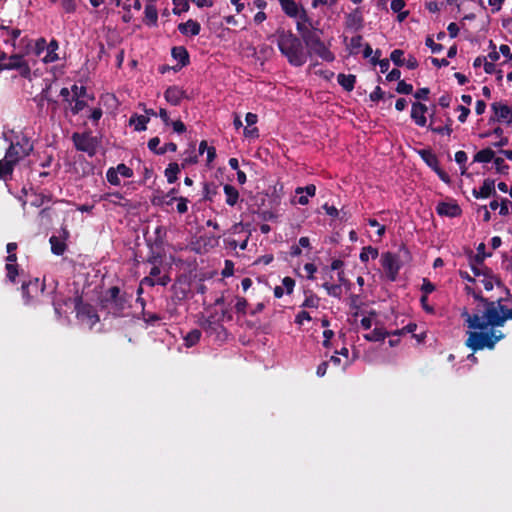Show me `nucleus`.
Here are the masks:
<instances>
[{
  "instance_id": "nucleus-1",
  "label": "nucleus",
  "mask_w": 512,
  "mask_h": 512,
  "mask_svg": "<svg viewBox=\"0 0 512 512\" xmlns=\"http://www.w3.org/2000/svg\"><path fill=\"white\" fill-rule=\"evenodd\" d=\"M465 290L475 300L472 312L466 307L460 312L468 328L465 344L473 351L493 349L505 337L497 328L512 320V307L506 305L503 299L489 301L470 286H466Z\"/></svg>"
},
{
  "instance_id": "nucleus-2",
  "label": "nucleus",
  "mask_w": 512,
  "mask_h": 512,
  "mask_svg": "<svg viewBox=\"0 0 512 512\" xmlns=\"http://www.w3.org/2000/svg\"><path fill=\"white\" fill-rule=\"evenodd\" d=\"M32 151L33 144L27 136L21 134L10 140L5 156L0 160V179L5 180L8 176H11L14 166Z\"/></svg>"
},
{
  "instance_id": "nucleus-3",
  "label": "nucleus",
  "mask_w": 512,
  "mask_h": 512,
  "mask_svg": "<svg viewBox=\"0 0 512 512\" xmlns=\"http://www.w3.org/2000/svg\"><path fill=\"white\" fill-rule=\"evenodd\" d=\"M277 46L291 65L300 67L306 63L307 53L303 44L301 40L291 32H278Z\"/></svg>"
},
{
  "instance_id": "nucleus-4",
  "label": "nucleus",
  "mask_w": 512,
  "mask_h": 512,
  "mask_svg": "<svg viewBox=\"0 0 512 512\" xmlns=\"http://www.w3.org/2000/svg\"><path fill=\"white\" fill-rule=\"evenodd\" d=\"M410 260V252L406 247H401L397 253L384 252L381 254L380 263L386 277L390 281L397 279L399 270L405 262Z\"/></svg>"
},
{
  "instance_id": "nucleus-5",
  "label": "nucleus",
  "mask_w": 512,
  "mask_h": 512,
  "mask_svg": "<svg viewBox=\"0 0 512 512\" xmlns=\"http://www.w3.org/2000/svg\"><path fill=\"white\" fill-rule=\"evenodd\" d=\"M108 295L109 297L105 300L108 312L114 316L126 315V310L130 307L127 296L121 294L120 289L116 286L109 289Z\"/></svg>"
},
{
  "instance_id": "nucleus-6",
  "label": "nucleus",
  "mask_w": 512,
  "mask_h": 512,
  "mask_svg": "<svg viewBox=\"0 0 512 512\" xmlns=\"http://www.w3.org/2000/svg\"><path fill=\"white\" fill-rule=\"evenodd\" d=\"M304 42L309 50L318 55L322 60L332 62L335 59L334 54L329 50L320 38V32L314 30L304 34Z\"/></svg>"
},
{
  "instance_id": "nucleus-7",
  "label": "nucleus",
  "mask_w": 512,
  "mask_h": 512,
  "mask_svg": "<svg viewBox=\"0 0 512 512\" xmlns=\"http://www.w3.org/2000/svg\"><path fill=\"white\" fill-rule=\"evenodd\" d=\"M76 316L82 325L88 329H92L99 322V316L94 307L89 304H83L80 301L76 304Z\"/></svg>"
},
{
  "instance_id": "nucleus-8",
  "label": "nucleus",
  "mask_w": 512,
  "mask_h": 512,
  "mask_svg": "<svg viewBox=\"0 0 512 512\" xmlns=\"http://www.w3.org/2000/svg\"><path fill=\"white\" fill-rule=\"evenodd\" d=\"M72 140L77 150L86 152L89 156H93L97 149V139L88 133H74Z\"/></svg>"
},
{
  "instance_id": "nucleus-9",
  "label": "nucleus",
  "mask_w": 512,
  "mask_h": 512,
  "mask_svg": "<svg viewBox=\"0 0 512 512\" xmlns=\"http://www.w3.org/2000/svg\"><path fill=\"white\" fill-rule=\"evenodd\" d=\"M201 327L206 334L209 336H215L217 340H224L227 336L224 326L212 318L204 319L201 322Z\"/></svg>"
},
{
  "instance_id": "nucleus-10",
  "label": "nucleus",
  "mask_w": 512,
  "mask_h": 512,
  "mask_svg": "<svg viewBox=\"0 0 512 512\" xmlns=\"http://www.w3.org/2000/svg\"><path fill=\"white\" fill-rule=\"evenodd\" d=\"M43 291L44 285L37 278L22 285V295L27 304Z\"/></svg>"
},
{
  "instance_id": "nucleus-11",
  "label": "nucleus",
  "mask_w": 512,
  "mask_h": 512,
  "mask_svg": "<svg viewBox=\"0 0 512 512\" xmlns=\"http://www.w3.org/2000/svg\"><path fill=\"white\" fill-rule=\"evenodd\" d=\"M494 117L498 122L512 123V108L502 102H494L491 105Z\"/></svg>"
},
{
  "instance_id": "nucleus-12",
  "label": "nucleus",
  "mask_w": 512,
  "mask_h": 512,
  "mask_svg": "<svg viewBox=\"0 0 512 512\" xmlns=\"http://www.w3.org/2000/svg\"><path fill=\"white\" fill-rule=\"evenodd\" d=\"M7 69H17L23 76L30 73V68L21 55H12L9 57L8 62L5 64Z\"/></svg>"
},
{
  "instance_id": "nucleus-13",
  "label": "nucleus",
  "mask_w": 512,
  "mask_h": 512,
  "mask_svg": "<svg viewBox=\"0 0 512 512\" xmlns=\"http://www.w3.org/2000/svg\"><path fill=\"white\" fill-rule=\"evenodd\" d=\"M436 211L439 215L448 217H457L461 214V208L455 202H440Z\"/></svg>"
},
{
  "instance_id": "nucleus-14",
  "label": "nucleus",
  "mask_w": 512,
  "mask_h": 512,
  "mask_svg": "<svg viewBox=\"0 0 512 512\" xmlns=\"http://www.w3.org/2000/svg\"><path fill=\"white\" fill-rule=\"evenodd\" d=\"M472 194L475 198H488L496 195L495 182L492 179H485L479 190L473 189Z\"/></svg>"
},
{
  "instance_id": "nucleus-15",
  "label": "nucleus",
  "mask_w": 512,
  "mask_h": 512,
  "mask_svg": "<svg viewBox=\"0 0 512 512\" xmlns=\"http://www.w3.org/2000/svg\"><path fill=\"white\" fill-rule=\"evenodd\" d=\"M427 112L426 105L422 103H413L411 109V118L413 121L420 127H424L426 125V117L425 113Z\"/></svg>"
},
{
  "instance_id": "nucleus-16",
  "label": "nucleus",
  "mask_w": 512,
  "mask_h": 512,
  "mask_svg": "<svg viewBox=\"0 0 512 512\" xmlns=\"http://www.w3.org/2000/svg\"><path fill=\"white\" fill-rule=\"evenodd\" d=\"M185 96V92L178 86H170L166 89L164 97L168 103L177 106Z\"/></svg>"
},
{
  "instance_id": "nucleus-17",
  "label": "nucleus",
  "mask_w": 512,
  "mask_h": 512,
  "mask_svg": "<svg viewBox=\"0 0 512 512\" xmlns=\"http://www.w3.org/2000/svg\"><path fill=\"white\" fill-rule=\"evenodd\" d=\"M178 30L183 35L196 36L200 33L201 26L197 21L189 19L184 23H180Z\"/></svg>"
},
{
  "instance_id": "nucleus-18",
  "label": "nucleus",
  "mask_w": 512,
  "mask_h": 512,
  "mask_svg": "<svg viewBox=\"0 0 512 512\" xmlns=\"http://www.w3.org/2000/svg\"><path fill=\"white\" fill-rule=\"evenodd\" d=\"M363 25V17L360 11L355 10L346 16V26L348 28L359 30Z\"/></svg>"
},
{
  "instance_id": "nucleus-19",
  "label": "nucleus",
  "mask_w": 512,
  "mask_h": 512,
  "mask_svg": "<svg viewBox=\"0 0 512 512\" xmlns=\"http://www.w3.org/2000/svg\"><path fill=\"white\" fill-rule=\"evenodd\" d=\"M145 23L150 27H156L158 23V12L155 4H147L145 6Z\"/></svg>"
},
{
  "instance_id": "nucleus-20",
  "label": "nucleus",
  "mask_w": 512,
  "mask_h": 512,
  "mask_svg": "<svg viewBox=\"0 0 512 512\" xmlns=\"http://www.w3.org/2000/svg\"><path fill=\"white\" fill-rule=\"evenodd\" d=\"M418 154L433 171L439 166L438 158L431 150L421 149Z\"/></svg>"
},
{
  "instance_id": "nucleus-21",
  "label": "nucleus",
  "mask_w": 512,
  "mask_h": 512,
  "mask_svg": "<svg viewBox=\"0 0 512 512\" xmlns=\"http://www.w3.org/2000/svg\"><path fill=\"white\" fill-rule=\"evenodd\" d=\"M279 3L289 17H297L300 14L299 7L294 0H279Z\"/></svg>"
},
{
  "instance_id": "nucleus-22",
  "label": "nucleus",
  "mask_w": 512,
  "mask_h": 512,
  "mask_svg": "<svg viewBox=\"0 0 512 512\" xmlns=\"http://www.w3.org/2000/svg\"><path fill=\"white\" fill-rule=\"evenodd\" d=\"M337 81L342 88L348 92L354 89L356 76L352 74H338Z\"/></svg>"
},
{
  "instance_id": "nucleus-23",
  "label": "nucleus",
  "mask_w": 512,
  "mask_h": 512,
  "mask_svg": "<svg viewBox=\"0 0 512 512\" xmlns=\"http://www.w3.org/2000/svg\"><path fill=\"white\" fill-rule=\"evenodd\" d=\"M477 281L480 282L487 291L492 290L495 283H500L498 278L493 275L491 270H487L485 273H483V276L477 279Z\"/></svg>"
},
{
  "instance_id": "nucleus-24",
  "label": "nucleus",
  "mask_w": 512,
  "mask_h": 512,
  "mask_svg": "<svg viewBox=\"0 0 512 512\" xmlns=\"http://www.w3.org/2000/svg\"><path fill=\"white\" fill-rule=\"evenodd\" d=\"M49 242L53 254L60 256L65 252L67 246L60 237L51 236Z\"/></svg>"
},
{
  "instance_id": "nucleus-25",
  "label": "nucleus",
  "mask_w": 512,
  "mask_h": 512,
  "mask_svg": "<svg viewBox=\"0 0 512 512\" xmlns=\"http://www.w3.org/2000/svg\"><path fill=\"white\" fill-rule=\"evenodd\" d=\"M224 193H225V196H226V203L229 206H234L237 203L238 199H239V192H238V190L234 186L226 184L224 186Z\"/></svg>"
},
{
  "instance_id": "nucleus-26",
  "label": "nucleus",
  "mask_w": 512,
  "mask_h": 512,
  "mask_svg": "<svg viewBox=\"0 0 512 512\" xmlns=\"http://www.w3.org/2000/svg\"><path fill=\"white\" fill-rule=\"evenodd\" d=\"M494 156L495 152L490 148H486L475 154L474 161L479 163H489L494 159Z\"/></svg>"
},
{
  "instance_id": "nucleus-27",
  "label": "nucleus",
  "mask_w": 512,
  "mask_h": 512,
  "mask_svg": "<svg viewBox=\"0 0 512 512\" xmlns=\"http://www.w3.org/2000/svg\"><path fill=\"white\" fill-rule=\"evenodd\" d=\"M180 165L178 163H170L165 169V176L167 178L168 183H174L178 179V174L180 172Z\"/></svg>"
},
{
  "instance_id": "nucleus-28",
  "label": "nucleus",
  "mask_w": 512,
  "mask_h": 512,
  "mask_svg": "<svg viewBox=\"0 0 512 512\" xmlns=\"http://www.w3.org/2000/svg\"><path fill=\"white\" fill-rule=\"evenodd\" d=\"M148 121L149 118L144 115H133L129 120V124L134 125L136 131H144Z\"/></svg>"
},
{
  "instance_id": "nucleus-29",
  "label": "nucleus",
  "mask_w": 512,
  "mask_h": 512,
  "mask_svg": "<svg viewBox=\"0 0 512 512\" xmlns=\"http://www.w3.org/2000/svg\"><path fill=\"white\" fill-rule=\"evenodd\" d=\"M388 335L389 333L385 331L383 328H375L370 333L365 334L364 338L367 341L378 342L383 341Z\"/></svg>"
},
{
  "instance_id": "nucleus-30",
  "label": "nucleus",
  "mask_w": 512,
  "mask_h": 512,
  "mask_svg": "<svg viewBox=\"0 0 512 512\" xmlns=\"http://www.w3.org/2000/svg\"><path fill=\"white\" fill-rule=\"evenodd\" d=\"M172 56L178 60L182 66H185L187 65V63L189 62V55H188V52L187 50L182 47V46H179V47H174L172 49Z\"/></svg>"
},
{
  "instance_id": "nucleus-31",
  "label": "nucleus",
  "mask_w": 512,
  "mask_h": 512,
  "mask_svg": "<svg viewBox=\"0 0 512 512\" xmlns=\"http://www.w3.org/2000/svg\"><path fill=\"white\" fill-rule=\"evenodd\" d=\"M297 17L299 18L297 22V30L301 34L302 39L304 40V34L307 32H313L314 30H311L305 26V23L309 21L305 11H302Z\"/></svg>"
},
{
  "instance_id": "nucleus-32",
  "label": "nucleus",
  "mask_w": 512,
  "mask_h": 512,
  "mask_svg": "<svg viewBox=\"0 0 512 512\" xmlns=\"http://www.w3.org/2000/svg\"><path fill=\"white\" fill-rule=\"evenodd\" d=\"M200 338L201 331L198 329H193L184 337V343L187 347H192L199 342Z\"/></svg>"
},
{
  "instance_id": "nucleus-33",
  "label": "nucleus",
  "mask_w": 512,
  "mask_h": 512,
  "mask_svg": "<svg viewBox=\"0 0 512 512\" xmlns=\"http://www.w3.org/2000/svg\"><path fill=\"white\" fill-rule=\"evenodd\" d=\"M378 257V250L371 246L364 247L359 255L361 262L366 263L369 259H375Z\"/></svg>"
},
{
  "instance_id": "nucleus-34",
  "label": "nucleus",
  "mask_w": 512,
  "mask_h": 512,
  "mask_svg": "<svg viewBox=\"0 0 512 512\" xmlns=\"http://www.w3.org/2000/svg\"><path fill=\"white\" fill-rule=\"evenodd\" d=\"M169 281H170V279L168 276L160 277L157 280H154L152 277L147 276L141 280L140 284H141V286L146 285V286H150V287H152L156 284L161 285V286H166Z\"/></svg>"
},
{
  "instance_id": "nucleus-35",
  "label": "nucleus",
  "mask_w": 512,
  "mask_h": 512,
  "mask_svg": "<svg viewBox=\"0 0 512 512\" xmlns=\"http://www.w3.org/2000/svg\"><path fill=\"white\" fill-rule=\"evenodd\" d=\"M322 287L327 291V294L329 296L335 297V298H341L342 296V288L341 284H330L328 282H325Z\"/></svg>"
},
{
  "instance_id": "nucleus-36",
  "label": "nucleus",
  "mask_w": 512,
  "mask_h": 512,
  "mask_svg": "<svg viewBox=\"0 0 512 512\" xmlns=\"http://www.w3.org/2000/svg\"><path fill=\"white\" fill-rule=\"evenodd\" d=\"M198 162V155L193 147L191 150L184 153V157L181 163V167L185 168L188 165L196 164Z\"/></svg>"
},
{
  "instance_id": "nucleus-37",
  "label": "nucleus",
  "mask_w": 512,
  "mask_h": 512,
  "mask_svg": "<svg viewBox=\"0 0 512 512\" xmlns=\"http://www.w3.org/2000/svg\"><path fill=\"white\" fill-rule=\"evenodd\" d=\"M58 48V44L55 40L51 41L48 46L47 55L44 57L45 62H54L58 59V55L56 54V50Z\"/></svg>"
},
{
  "instance_id": "nucleus-38",
  "label": "nucleus",
  "mask_w": 512,
  "mask_h": 512,
  "mask_svg": "<svg viewBox=\"0 0 512 512\" xmlns=\"http://www.w3.org/2000/svg\"><path fill=\"white\" fill-rule=\"evenodd\" d=\"M375 54H376V56L371 59V62L374 65L378 63L379 67H380V72L381 73H386L389 70V67H390L389 59L378 60V57L381 54V52L379 50H377Z\"/></svg>"
},
{
  "instance_id": "nucleus-39",
  "label": "nucleus",
  "mask_w": 512,
  "mask_h": 512,
  "mask_svg": "<svg viewBox=\"0 0 512 512\" xmlns=\"http://www.w3.org/2000/svg\"><path fill=\"white\" fill-rule=\"evenodd\" d=\"M173 13L180 15L182 12H186L189 9L187 0H173Z\"/></svg>"
},
{
  "instance_id": "nucleus-40",
  "label": "nucleus",
  "mask_w": 512,
  "mask_h": 512,
  "mask_svg": "<svg viewBox=\"0 0 512 512\" xmlns=\"http://www.w3.org/2000/svg\"><path fill=\"white\" fill-rule=\"evenodd\" d=\"M106 178H107V181L111 184V185H115V186H118L120 185V178H119V174L118 172H116L115 168L114 167H110L107 172H106Z\"/></svg>"
},
{
  "instance_id": "nucleus-41",
  "label": "nucleus",
  "mask_w": 512,
  "mask_h": 512,
  "mask_svg": "<svg viewBox=\"0 0 512 512\" xmlns=\"http://www.w3.org/2000/svg\"><path fill=\"white\" fill-rule=\"evenodd\" d=\"M404 52L400 49H395L391 52L390 59L393 61V63L396 66H403L404 65V58H403Z\"/></svg>"
},
{
  "instance_id": "nucleus-42",
  "label": "nucleus",
  "mask_w": 512,
  "mask_h": 512,
  "mask_svg": "<svg viewBox=\"0 0 512 512\" xmlns=\"http://www.w3.org/2000/svg\"><path fill=\"white\" fill-rule=\"evenodd\" d=\"M114 168L116 172H118V174L121 175L122 177L131 178L134 175L133 170L123 163L118 164Z\"/></svg>"
},
{
  "instance_id": "nucleus-43",
  "label": "nucleus",
  "mask_w": 512,
  "mask_h": 512,
  "mask_svg": "<svg viewBox=\"0 0 512 512\" xmlns=\"http://www.w3.org/2000/svg\"><path fill=\"white\" fill-rule=\"evenodd\" d=\"M171 200L172 201L175 200V201L178 202L177 203V211H178V213L184 214V213H186L188 211V205H187L188 199L187 198H185V197H174L173 196Z\"/></svg>"
},
{
  "instance_id": "nucleus-44",
  "label": "nucleus",
  "mask_w": 512,
  "mask_h": 512,
  "mask_svg": "<svg viewBox=\"0 0 512 512\" xmlns=\"http://www.w3.org/2000/svg\"><path fill=\"white\" fill-rule=\"evenodd\" d=\"M61 5L63 10L66 13H74L77 9V1L76 0H62Z\"/></svg>"
},
{
  "instance_id": "nucleus-45",
  "label": "nucleus",
  "mask_w": 512,
  "mask_h": 512,
  "mask_svg": "<svg viewBox=\"0 0 512 512\" xmlns=\"http://www.w3.org/2000/svg\"><path fill=\"white\" fill-rule=\"evenodd\" d=\"M71 92L73 93V99H80L87 95L86 87L78 86L76 84L72 86Z\"/></svg>"
},
{
  "instance_id": "nucleus-46",
  "label": "nucleus",
  "mask_w": 512,
  "mask_h": 512,
  "mask_svg": "<svg viewBox=\"0 0 512 512\" xmlns=\"http://www.w3.org/2000/svg\"><path fill=\"white\" fill-rule=\"evenodd\" d=\"M493 163L498 173H506V171L509 168L508 165L505 163L504 159L500 157H494Z\"/></svg>"
},
{
  "instance_id": "nucleus-47",
  "label": "nucleus",
  "mask_w": 512,
  "mask_h": 512,
  "mask_svg": "<svg viewBox=\"0 0 512 512\" xmlns=\"http://www.w3.org/2000/svg\"><path fill=\"white\" fill-rule=\"evenodd\" d=\"M296 194H303L305 193L308 197H312L315 195L316 187L315 185H307L305 187H298L295 190Z\"/></svg>"
},
{
  "instance_id": "nucleus-48",
  "label": "nucleus",
  "mask_w": 512,
  "mask_h": 512,
  "mask_svg": "<svg viewBox=\"0 0 512 512\" xmlns=\"http://www.w3.org/2000/svg\"><path fill=\"white\" fill-rule=\"evenodd\" d=\"M413 90V86L411 84L406 83L401 80L397 84L396 91L400 94H410Z\"/></svg>"
},
{
  "instance_id": "nucleus-49",
  "label": "nucleus",
  "mask_w": 512,
  "mask_h": 512,
  "mask_svg": "<svg viewBox=\"0 0 512 512\" xmlns=\"http://www.w3.org/2000/svg\"><path fill=\"white\" fill-rule=\"evenodd\" d=\"M235 300H236V302H235L234 308H235L236 312L245 314L246 307H247L246 299L243 297H236Z\"/></svg>"
},
{
  "instance_id": "nucleus-50",
  "label": "nucleus",
  "mask_w": 512,
  "mask_h": 512,
  "mask_svg": "<svg viewBox=\"0 0 512 512\" xmlns=\"http://www.w3.org/2000/svg\"><path fill=\"white\" fill-rule=\"evenodd\" d=\"M467 158V154L464 151H457L455 153V161L461 166L462 173H464L466 170L465 163L467 161Z\"/></svg>"
},
{
  "instance_id": "nucleus-51",
  "label": "nucleus",
  "mask_w": 512,
  "mask_h": 512,
  "mask_svg": "<svg viewBox=\"0 0 512 512\" xmlns=\"http://www.w3.org/2000/svg\"><path fill=\"white\" fill-rule=\"evenodd\" d=\"M295 286V281L291 277H284L282 280L283 290L286 291L287 294H291L293 292Z\"/></svg>"
},
{
  "instance_id": "nucleus-52",
  "label": "nucleus",
  "mask_w": 512,
  "mask_h": 512,
  "mask_svg": "<svg viewBox=\"0 0 512 512\" xmlns=\"http://www.w3.org/2000/svg\"><path fill=\"white\" fill-rule=\"evenodd\" d=\"M319 306V298L315 295H310L306 297L305 301L302 304V307L307 308H317Z\"/></svg>"
},
{
  "instance_id": "nucleus-53",
  "label": "nucleus",
  "mask_w": 512,
  "mask_h": 512,
  "mask_svg": "<svg viewBox=\"0 0 512 512\" xmlns=\"http://www.w3.org/2000/svg\"><path fill=\"white\" fill-rule=\"evenodd\" d=\"M104 200H107L113 204H120V201L123 199V196L119 192L107 193L103 197Z\"/></svg>"
},
{
  "instance_id": "nucleus-54",
  "label": "nucleus",
  "mask_w": 512,
  "mask_h": 512,
  "mask_svg": "<svg viewBox=\"0 0 512 512\" xmlns=\"http://www.w3.org/2000/svg\"><path fill=\"white\" fill-rule=\"evenodd\" d=\"M435 290V285L430 282L428 279L424 278L421 286V291L423 295L428 296V294L432 293Z\"/></svg>"
},
{
  "instance_id": "nucleus-55",
  "label": "nucleus",
  "mask_w": 512,
  "mask_h": 512,
  "mask_svg": "<svg viewBox=\"0 0 512 512\" xmlns=\"http://www.w3.org/2000/svg\"><path fill=\"white\" fill-rule=\"evenodd\" d=\"M6 270H7V278L12 282L15 281V278L18 274L17 266L12 263H7Z\"/></svg>"
},
{
  "instance_id": "nucleus-56",
  "label": "nucleus",
  "mask_w": 512,
  "mask_h": 512,
  "mask_svg": "<svg viewBox=\"0 0 512 512\" xmlns=\"http://www.w3.org/2000/svg\"><path fill=\"white\" fill-rule=\"evenodd\" d=\"M405 6L406 3L404 0H392L390 4V8L394 13H401Z\"/></svg>"
},
{
  "instance_id": "nucleus-57",
  "label": "nucleus",
  "mask_w": 512,
  "mask_h": 512,
  "mask_svg": "<svg viewBox=\"0 0 512 512\" xmlns=\"http://www.w3.org/2000/svg\"><path fill=\"white\" fill-rule=\"evenodd\" d=\"M425 44L431 49L432 53H439L443 49V46L441 44L435 43L431 37L426 39Z\"/></svg>"
},
{
  "instance_id": "nucleus-58",
  "label": "nucleus",
  "mask_w": 512,
  "mask_h": 512,
  "mask_svg": "<svg viewBox=\"0 0 512 512\" xmlns=\"http://www.w3.org/2000/svg\"><path fill=\"white\" fill-rule=\"evenodd\" d=\"M74 105L71 107V112L76 115L86 107V102L81 99H73Z\"/></svg>"
},
{
  "instance_id": "nucleus-59",
  "label": "nucleus",
  "mask_w": 512,
  "mask_h": 512,
  "mask_svg": "<svg viewBox=\"0 0 512 512\" xmlns=\"http://www.w3.org/2000/svg\"><path fill=\"white\" fill-rule=\"evenodd\" d=\"M368 224L371 227L377 228V235L382 237L385 234L386 227L384 225H380L376 219H369Z\"/></svg>"
},
{
  "instance_id": "nucleus-60",
  "label": "nucleus",
  "mask_w": 512,
  "mask_h": 512,
  "mask_svg": "<svg viewBox=\"0 0 512 512\" xmlns=\"http://www.w3.org/2000/svg\"><path fill=\"white\" fill-rule=\"evenodd\" d=\"M487 255L485 254V244L484 243H481L479 244V246L477 247V255L475 257V261L478 263V264H481L483 262V260L485 259Z\"/></svg>"
},
{
  "instance_id": "nucleus-61",
  "label": "nucleus",
  "mask_w": 512,
  "mask_h": 512,
  "mask_svg": "<svg viewBox=\"0 0 512 512\" xmlns=\"http://www.w3.org/2000/svg\"><path fill=\"white\" fill-rule=\"evenodd\" d=\"M310 314L306 311H300L295 318V323L298 325H303L304 321H310Z\"/></svg>"
},
{
  "instance_id": "nucleus-62",
  "label": "nucleus",
  "mask_w": 512,
  "mask_h": 512,
  "mask_svg": "<svg viewBox=\"0 0 512 512\" xmlns=\"http://www.w3.org/2000/svg\"><path fill=\"white\" fill-rule=\"evenodd\" d=\"M170 125H172L174 132L178 134L184 133L186 131L185 124L180 120L171 121Z\"/></svg>"
},
{
  "instance_id": "nucleus-63",
  "label": "nucleus",
  "mask_w": 512,
  "mask_h": 512,
  "mask_svg": "<svg viewBox=\"0 0 512 512\" xmlns=\"http://www.w3.org/2000/svg\"><path fill=\"white\" fill-rule=\"evenodd\" d=\"M176 150H177V145L173 142H169V143L165 144L163 147L159 148L158 155H163L168 151L176 152Z\"/></svg>"
},
{
  "instance_id": "nucleus-64",
  "label": "nucleus",
  "mask_w": 512,
  "mask_h": 512,
  "mask_svg": "<svg viewBox=\"0 0 512 512\" xmlns=\"http://www.w3.org/2000/svg\"><path fill=\"white\" fill-rule=\"evenodd\" d=\"M363 38L360 35L354 36L350 39V47L352 50H357L362 46Z\"/></svg>"
}]
</instances>
